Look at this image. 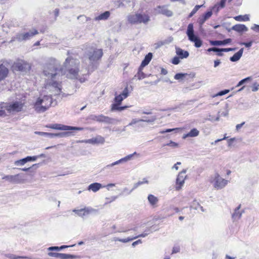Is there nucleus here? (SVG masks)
Instances as JSON below:
<instances>
[{"label":"nucleus","mask_w":259,"mask_h":259,"mask_svg":"<svg viewBox=\"0 0 259 259\" xmlns=\"http://www.w3.org/2000/svg\"><path fill=\"white\" fill-rule=\"evenodd\" d=\"M59 258L60 259H72L75 258V256L69 254L60 253Z\"/></svg>","instance_id":"41"},{"label":"nucleus","mask_w":259,"mask_h":259,"mask_svg":"<svg viewBox=\"0 0 259 259\" xmlns=\"http://www.w3.org/2000/svg\"><path fill=\"white\" fill-rule=\"evenodd\" d=\"M119 95L122 97L123 100L126 99L129 96V92L127 88L126 87L124 88L122 92Z\"/></svg>","instance_id":"42"},{"label":"nucleus","mask_w":259,"mask_h":259,"mask_svg":"<svg viewBox=\"0 0 259 259\" xmlns=\"http://www.w3.org/2000/svg\"><path fill=\"white\" fill-rule=\"evenodd\" d=\"M34 133L35 134L39 135L41 136H45V137H47L50 138H52V133H48L42 132H35Z\"/></svg>","instance_id":"45"},{"label":"nucleus","mask_w":259,"mask_h":259,"mask_svg":"<svg viewBox=\"0 0 259 259\" xmlns=\"http://www.w3.org/2000/svg\"><path fill=\"white\" fill-rule=\"evenodd\" d=\"M180 58L178 57H175L172 60V63L175 65L178 64L180 62Z\"/></svg>","instance_id":"55"},{"label":"nucleus","mask_w":259,"mask_h":259,"mask_svg":"<svg viewBox=\"0 0 259 259\" xmlns=\"http://www.w3.org/2000/svg\"><path fill=\"white\" fill-rule=\"evenodd\" d=\"M123 99L122 97L119 95H117V94L115 93L114 98V101L115 103H114L113 104L120 105Z\"/></svg>","instance_id":"44"},{"label":"nucleus","mask_w":259,"mask_h":259,"mask_svg":"<svg viewBox=\"0 0 259 259\" xmlns=\"http://www.w3.org/2000/svg\"><path fill=\"white\" fill-rule=\"evenodd\" d=\"M176 53L181 59L187 58L189 53L188 51H184L179 47H176Z\"/></svg>","instance_id":"21"},{"label":"nucleus","mask_w":259,"mask_h":259,"mask_svg":"<svg viewBox=\"0 0 259 259\" xmlns=\"http://www.w3.org/2000/svg\"><path fill=\"white\" fill-rule=\"evenodd\" d=\"M229 92H230V91L229 90H225L224 91H222L219 92L218 93H217V94L213 95V97H215L217 96H222L228 94Z\"/></svg>","instance_id":"49"},{"label":"nucleus","mask_w":259,"mask_h":259,"mask_svg":"<svg viewBox=\"0 0 259 259\" xmlns=\"http://www.w3.org/2000/svg\"><path fill=\"white\" fill-rule=\"evenodd\" d=\"M251 29L256 32H259V25L257 24H253Z\"/></svg>","instance_id":"57"},{"label":"nucleus","mask_w":259,"mask_h":259,"mask_svg":"<svg viewBox=\"0 0 259 259\" xmlns=\"http://www.w3.org/2000/svg\"><path fill=\"white\" fill-rule=\"evenodd\" d=\"M60 253L50 252L48 253V255L51 257H59Z\"/></svg>","instance_id":"52"},{"label":"nucleus","mask_w":259,"mask_h":259,"mask_svg":"<svg viewBox=\"0 0 259 259\" xmlns=\"http://www.w3.org/2000/svg\"><path fill=\"white\" fill-rule=\"evenodd\" d=\"M135 155H138L136 152H135L133 154H130V155H128L127 156H126L125 157L117 160V161H116L110 164H108L107 165H106V168H110L112 166H113L115 165H117V164H119L120 163H123V162H126L128 161H130L131 160L133 157Z\"/></svg>","instance_id":"16"},{"label":"nucleus","mask_w":259,"mask_h":259,"mask_svg":"<svg viewBox=\"0 0 259 259\" xmlns=\"http://www.w3.org/2000/svg\"><path fill=\"white\" fill-rule=\"evenodd\" d=\"M9 70L5 65L0 64V81L4 80L8 75Z\"/></svg>","instance_id":"18"},{"label":"nucleus","mask_w":259,"mask_h":259,"mask_svg":"<svg viewBox=\"0 0 259 259\" xmlns=\"http://www.w3.org/2000/svg\"><path fill=\"white\" fill-rule=\"evenodd\" d=\"M30 67L29 64L22 60H17L13 65V69L18 71H25Z\"/></svg>","instance_id":"11"},{"label":"nucleus","mask_w":259,"mask_h":259,"mask_svg":"<svg viewBox=\"0 0 259 259\" xmlns=\"http://www.w3.org/2000/svg\"><path fill=\"white\" fill-rule=\"evenodd\" d=\"M142 70L143 68H141V67L140 66L139 71L137 74L135 75V77H137L139 80L146 77V74L142 71Z\"/></svg>","instance_id":"39"},{"label":"nucleus","mask_w":259,"mask_h":259,"mask_svg":"<svg viewBox=\"0 0 259 259\" xmlns=\"http://www.w3.org/2000/svg\"><path fill=\"white\" fill-rule=\"evenodd\" d=\"M102 184L99 183H94L90 184L88 188L89 191H92L94 192H96L99 191L101 188L104 187Z\"/></svg>","instance_id":"24"},{"label":"nucleus","mask_w":259,"mask_h":259,"mask_svg":"<svg viewBox=\"0 0 259 259\" xmlns=\"http://www.w3.org/2000/svg\"><path fill=\"white\" fill-rule=\"evenodd\" d=\"M231 41L232 39L231 38H227L224 40H211L210 44L212 46H222L229 44Z\"/></svg>","instance_id":"25"},{"label":"nucleus","mask_w":259,"mask_h":259,"mask_svg":"<svg viewBox=\"0 0 259 259\" xmlns=\"http://www.w3.org/2000/svg\"><path fill=\"white\" fill-rule=\"evenodd\" d=\"M166 145L173 147H177L178 146V144L172 141H170L169 143H167Z\"/></svg>","instance_id":"58"},{"label":"nucleus","mask_w":259,"mask_h":259,"mask_svg":"<svg viewBox=\"0 0 259 259\" xmlns=\"http://www.w3.org/2000/svg\"><path fill=\"white\" fill-rule=\"evenodd\" d=\"M72 135V133L70 132H61V133H56V134L52 133V138H53L54 137H59V138L67 137Z\"/></svg>","instance_id":"32"},{"label":"nucleus","mask_w":259,"mask_h":259,"mask_svg":"<svg viewBox=\"0 0 259 259\" xmlns=\"http://www.w3.org/2000/svg\"><path fill=\"white\" fill-rule=\"evenodd\" d=\"M209 181L217 190L224 188L228 183V181L223 178L218 172L212 175L209 177Z\"/></svg>","instance_id":"4"},{"label":"nucleus","mask_w":259,"mask_h":259,"mask_svg":"<svg viewBox=\"0 0 259 259\" xmlns=\"http://www.w3.org/2000/svg\"><path fill=\"white\" fill-rule=\"evenodd\" d=\"M0 106L1 108L5 109L8 113L12 114L21 111L23 107V104L20 101L2 103Z\"/></svg>","instance_id":"6"},{"label":"nucleus","mask_w":259,"mask_h":259,"mask_svg":"<svg viewBox=\"0 0 259 259\" xmlns=\"http://www.w3.org/2000/svg\"><path fill=\"white\" fill-rule=\"evenodd\" d=\"M180 247L179 246H174L172 248V253H176L180 251Z\"/></svg>","instance_id":"61"},{"label":"nucleus","mask_w":259,"mask_h":259,"mask_svg":"<svg viewBox=\"0 0 259 259\" xmlns=\"http://www.w3.org/2000/svg\"><path fill=\"white\" fill-rule=\"evenodd\" d=\"M186 169H183L179 172L176 180V189L177 190H180L183 186L185 181L187 178V175H186Z\"/></svg>","instance_id":"12"},{"label":"nucleus","mask_w":259,"mask_h":259,"mask_svg":"<svg viewBox=\"0 0 259 259\" xmlns=\"http://www.w3.org/2000/svg\"><path fill=\"white\" fill-rule=\"evenodd\" d=\"M5 256L11 259H31L30 257L26 256H17L13 254H6Z\"/></svg>","instance_id":"36"},{"label":"nucleus","mask_w":259,"mask_h":259,"mask_svg":"<svg viewBox=\"0 0 259 259\" xmlns=\"http://www.w3.org/2000/svg\"><path fill=\"white\" fill-rule=\"evenodd\" d=\"M79 62L78 60L74 59L71 57L67 58L63 64L62 71L66 77L69 78H78L79 76L78 65Z\"/></svg>","instance_id":"2"},{"label":"nucleus","mask_w":259,"mask_h":259,"mask_svg":"<svg viewBox=\"0 0 259 259\" xmlns=\"http://www.w3.org/2000/svg\"><path fill=\"white\" fill-rule=\"evenodd\" d=\"M150 21V16L145 13H139L138 23L147 24Z\"/></svg>","instance_id":"19"},{"label":"nucleus","mask_w":259,"mask_h":259,"mask_svg":"<svg viewBox=\"0 0 259 259\" xmlns=\"http://www.w3.org/2000/svg\"><path fill=\"white\" fill-rule=\"evenodd\" d=\"M148 182L147 180H146L145 179H143V181H140L137 183H135L134 185V186H133V188L132 190H131L130 191L128 192L127 193V195H129L135 189H136L137 188H138L140 185H142L144 183H148Z\"/></svg>","instance_id":"38"},{"label":"nucleus","mask_w":259,"mask_h":259,"mask_svg":"<svg viewBox=\"0 0 259 259\" xmlns=\"http://www.w3.org/2000/svg\"><path fill=\"white\" fill-rule=\"evenodd\" d=\"M110 15V13L109 11H106L103 13L101 14L99 16L96 17L95 18V20L96 21L106 20L109 17Z\"/></svg>","instance_id":"31"},{"label":"nucleus","mask_w":259,"mask_h":259,"mask_svg":"<svg viewBox=\"0 0 259 259\" xmlns=\"http://www.w3.org/2000/svg\"><path fill=\"white\" fill-rule=\"evenodd\" d=\"M134 239H135V238H134V237H133V238L128 237V238H125V239H121V240H120V242H123V243H126V242H128L129 241H132Z\"/></svg>","instance_id":"53"},{"label":"nucleus","mask_w":259,"mask_h":259,"mask_svg":"<svg viewBox=\"0 0 259 259\" xmlns=\"http://www.w3.org/2000/svg\"><path fill=\"white\" fill-rule=\"evenodd\" d=\"M62 69L59 61L50 58L44 66L43 74L46 80V86L54 92L55 96L62 93V86L60 81Z\"/></svg>","instance_id":"1"},{"label":"nucleus","mask_w":259,"mask_h":259,"mask_svg":"<svg viewBox=\"0 0 259 259\" xmlns=\"http://www.w3.org/2000/svg\"><path fill=\"white\" fill-rule=\"evenodd\" d=\"M52 103V97L44 96L38 98L34 104V108L38 112H44L47 110Z\"/></svg>","instance_id":"3"},{"label":"nucleus","mask_w":259,"mask_h":259,"mask_svg":"<svg viewBox=\"0 0 259 259\" xmlns=\"http://www.w3.org/2000/svg\"><path fill=\"white\" fill-rule=\"evenodd\" d=\"M143 119H136V118H134V119H133L131 121V122L128 124V125L129 126H132L139 122H140V121H143Z\"/></svg>","instance_id":"51"},{"label":"nucleus","mask_w":259,"mask_h":259,"mask_svg":"<svg viewBox=\"0 0 259 259\" xmlns=\"http://www.w3.org/2000/svg\"><path fill=\"white\" fill-rule=\"evenodd\" d=\"M177 128H169V129H167L165 131H160L159 133L160 134H164L165 133H169V132H172V131H175L176 130Z\"/></svg>","instance_id":"62"},{"label":"nucleus","mask_w":259,"mask_h":259,"mask_svg":"<svg viewBox=\"0 0 259 259\" xmlns=\"http://www.w3.org/2000/svg\"><path fill=\"white\" fill-rule=\"evenodd\" d=\"M105 139L101 136L98 135L95 137L88 140L80 141V143H89L93 145L103 144L105 143Z\"/></svg>","instance_id":"15"},{"label":"nucleus","mask_w":259,"mask_h":259,"mask_svg":"<svg viewBox=\"0 0 259 259\" xmlns=\"http://www.w3.org/2000/svg\"><path fill=\"white\" fill-rule=\"evenodd\" d=\"M37 34H38V31L35 29L31 30L29 32L26 33H18L16 35V37H14L12 39L11 42H12L16 40L19 41L26 40L30 39L31 37H32V36Z\"/></svg>","instance_id":"8"},{"label":"nucleus","mask_w":259,"mask_h":259,"mask_svg":"<svg viewBox=\"0 0 259 259\" xmlns=\"http://www.w3.org/2000/svg\"><path fill=\"white\" fill-rule=\"evenodd\" d=\"M236 50V48H224L221 49V51L224 52H228L230 51H234Z\"/></svg>","instance_id":"59"},{"label":"nucleus","mask_w":259,"mask_h":259,"mask_svg":"<svg viewBox=\"0 0 259 259\" xmlns=\"http://www.w3.org/2000/svg\"><path fill=\"white\" fill-rule=\"evenodd\" d=\"M230 30H233L238 32H242L247 31L248 30V28L244 24H239L232 26L231 28L229 30V31H230Z\"/></svg>","instance_id":"20"},{"label":"nucleus","mask_w":259,"mask_h":259,"mask_svg":"<svg viewBox=\"0 0 259 259\" xmlns=\"http://www.w3.org/2000/svg\"><path fill=\"white\" fill-rule=\"evenodd\" d=\"M259 84H258L256 82H255L253 84L252 86V91L253 92H256L258 90Z\"/></svg>","instance_id":"54"},{"label":"nucleus","mask_w":259,"mask_h":259,"mask_svg":"<svg viewBox=\"0 0 259 259\" xmlns=\"http://www.w3.org/2000/svg\"><path fill=\"white\" fill-rule=\"evenodd\" d=\"M48 250L49 251H53V250L59 251L60 248H59V247H58V246H52V247H49L48 248Z\"/></svg>","instance_id":"60"},{"label":"nucleus","mask_w":259,"mask_h":259,"mask_svg":"<svg viewBox=\"0 0 259 259\" xmlns=\"http://www.w3.org/2000/svg\"><path fill=\"white\" fill-rule=\"evenodd\" d=\"M119 95L122 97L123 100L126 99L129 96V92L127 88L126 87L124 88L122 92Z\"/></svg>","instance_id":"43"},{"label":"nucleus","mask_w":259,"mask_h":259,"mask_svg":"<svg viewBox=\"0 0 259 259\" xmlns=\"http://www.w3.org/2000/svg\"><path fill=\"white\" fill-rule=\"evenodd\" d=\"M92 119L97 121L105 122L107 123H112V121L113 120L110 117L105 116L103 115H93L92 116Z\"/></svg>","instance_id":"17"},{"label":"nucleus","mask_w":259,"mask_h":259,"mask_svg":"<svg viewBox=\"0 0 259 259\" xmlns=\"http://www.w3.org/2000/svg\"><path fill=\"white\" fill-rule=\"evenodd\" d=\"M240 208V205H239L235 209L234 213L232 215V219L234 221H236L240 219L242 216V211L239 209Z\"/></svg>","instance_id":"27"},{"label":"nucleus","mask_w":259,"mask_h":259,"mask_svg":"<svg viewBox=\"0 0 259 259\" xmlns=\"http://www.w3.org/2000/svg\"><path fill=\"white\" fill-rule=\"evenodd\" d=\"M186 33L189 39L191 41L194 42L195 47L199 48L201 46L202 41L194 33L193 24L190 23L188 25Z\"/></svg>","instance_id":"7"},{"label":"nucleus","mask_w":259,"mask_h":259,"mask_svg":"<svg viewBox=\"0 0 259 259\" xmlns=\"http://www.w3.org/2000/svg\"><path fill=\"white\" fill-rule=\"evenodd\" d=\"M50 128L62 130V131H70V130H75V131H82L83 127H75L68 125H65L61 124H53L49 126Z\"/></svg>","instance_id":"14"},{"label":"nucleus","mask_w":259,"mask_h":259,"mask_svg":"<svg viewBox=\"0 0 259 259\" xmlns=\"http://www.w3.org/2000/svg\"><path fill=\"white\" fill-rule=\"evenodd\" d=\"M156 119V117L155 116H152L149 119H143L142 121L148 122V123H151L153 122Z\"/></svg>","instance_id":"56"},{"label":"nucleus","mask_w":259,"mask_h":259,"mask_svg":"<svg viewBox=\"0 0 259 259\" xmlns=\"http://www.w3.org/2000/svg\"><path fill=\"white\" fill-rule=\"evenodd\" d=\"M252 41H250L248 42H242L241 44L242 45H244L247 48H250L252 45Z\"/></svg>","instance_id":"63"},{"label":"nucleus","mask_w":259,"mask_h":259,"mask_svg":"<svg viewBox=\"0 0 259 259\" xmlns=\"http://www.w3.org/2000/svg\"><path fill=\"white\" fill-rule=\"evenodd\" d=\"M3 179L10 183L16 184L23 183L24 181V175L22 174H19L15 175L5 176L3 178Z\"/></svg>","instance_id":"10"},{"label":"nucleus","mask_w":259,"mask_h":259,"mask_svg":"<svg viewBox=\"0 0 259 259\" xmlns=\"http://www.w3.org/2000/svg\"><path fill=\"white\" fill-rule=\"evenodd\" d=\"M203 5H196L194 8L193 9L192 12L189 15V17H191L193 15H194L197 11Z\"/></svg>","instance_id":"46"},{"label":"nucleus","mask_w":259,"mask_h":259,"mask_svg":"<svg viewBox=\"0 0 259 259\" xmlns=\"http://www.w3.org/2000/svg\"><path fill=\"white\" fill-rule=\"evenodd\" d=\"M26 160L24 158L16 160L15 161L14 164L17 166H23L26 163Z\"/></svg>","instance_id":"47"},{"label":"nucleus","mask_w":259,"mask_h":259,"mask_svg":"<svg viewBox=\"0 0 259 259\" xmlns=\"http://www.w3.org/2000/svg\"><path fill=\"white\" fill-rule=\"evenodd\" d=\"M120 105H118V104H112L111 105V111H122L123 110H125L130 107H131V106H121V107H120L119 106Z\"/></svg>","instance_id":"33"},{"label":"nucleus","mask_w":259,"mask_h":259,"mask_svg":"<svg viewBox=\"0 0 259 259\" xmlns=\"http://www.w3.org/2000/svg\"><path fill=\"white\" fill-rule=\"evenodd\" d=\"M243 48H241L238 52L235 53L232 57L230 58L232 62H236L238 61L242 56L243 53Z\"/></svg>","instance_id":"28"},{"label":"nucleus","mask_w":259,"mask_h":259,"mask_svg":"<svg viewBox=\"0 0 259 259\" xmlns=\"http://www.w3.org/2000/svg\"><path fill=\"white\" fill-rule=\"evenodd\" d=\"M102 55L103 52L102 49L90 47L87 50L85 57L89 59L90 65H92L93 62L100 59Z\"/></svg>","instance_id":"5"},{"label":"nucleus","mask_w":259,"mask_h":259,"mask_svg":"<svg viewBox=\"0 0 259 259\" xmlns=\"http://www.w3.org/2000/svg\"><path fill=\"white\" fill-rule=\"evenodd\" d=\"M199 134V131L197 129L194 128L192 129L188 134L184 135L183 138V139H185L187 137H195L198 136Z\"/></svg>","instance_id":"30"},{"label":"nucleus","mask_w":259,"mask_h":259,"mask_svg":"<svg viewBox=\"0 0 259 259\" xmlns=\"http://www.w3.org/2000/svg\"><path fill=\"white\" fill-rule=\"evenodd\" d=\"M234 19L237 21L243 22L249 20V15H239L234 17Z\"/></svg>","instance_id":"34"},{"label":"nucleus","mask_w":259,"mask_h":259,"mask_svg":"<svg viewBox=\"0 0 259 259\" xmlns=\"http://www.w3.org/2000/svg\"><path fill=\"white\" fill-rule=\"evenodd\" d=\"M189 75V74L188 73H177L175 75L174 78L176 80L181 81L185 79L186 77Z\"/></svg>","instance_id":"37"},{"label":"nucleus","mask_w":259,"mask_h":259,"mask_svg":"<svg viewBox=\"0 0 259 259\" xmlns=\"http://www.w3.org/2000/svg\"><path fill=\"white\" fill-rule=\"evenodd\" d=\"M191 207H193L195 209H198V208H200L202 211H203V207L200 206L199 203L196 201H194L191 206Z\"/></svg>","instance_id":"48"},{"label":"nucleus","mask_w":259,"mask_h":259,"mask_svg":"<svg viewBox=\"0 0 259 259\" xmlns=\"http://www.w3.org/2000/svg\"><path fill=\"white\" fill-rule=\"evenodd\" d=\"M141 243H142V241H141V240L139 239L138 240H137V241L134 242L132 243V246L133 247H135L137 245H138L139 244H141Z\"/></svg>","instance_id":"64"},{"label":"nucleus","mask_w":259,"mask_h":259,"mask_svg":"<svg viewBox=\"0 0 259 259\" xmlns=\"http://www.w3.org/2000/svg\"><path fill=\"white\" fill-rule=\"evenodd\" d=\"M73 211L79 217L83 218L90 214L97 212V210L91 207H85L80 209H74Z\"/></svg>","instance_id":"13"},{"label":"nucleus","mask_w":259,"mask_h":259,"mask_svg":"<svg viewBox=\"0 0 259 259\" xmlns=\"http://www.w3.org/2000/svg\"><path fill=\"white\" fill-rule=\"evenodd\" d=\"M41 157H45V155L44 154H41L37 156H27L24 158V159L26 160V162H27L29 161H35L37 160V159Z\"/></svg>","instance_id":"35"},{"label":"nucleus","mask_w":259,"mask_h":259,"mask_svg":"<svg viewBox=\"0 0 259 259\" xmlns=\"http://www.w3.org/2000/svg\"><path fill=\"white\" fill-rule=\"evenodd\" d=\"M251 80V77H246V78L241 80V81H240L239 82L237 86L238 87L240 86V85H242L243 84L245 83V82H246L247 81H250Z\"/></svg>","instance_id":"50"},{"label":"nucleus","mask_w":259,"mask_h":259,"mask_svg":"<svg viewBox=\"0 0 259 259\" xmlns=\"http://www.w3.org/2000/svg\"><path fill=\"white\" fill-rule=\"evenodd\" d=\"M212 12L208 11L207 13L204 14L201 17L199 18L198 23L200 26L202 25L206 20L208 19L212 15Z\"/></svg>","instance_id":"23"},{"label":"nucleus","mask_w":259,"mask_h":259,"mask_svg":"<svg viewBox=\"0 0 259 259\" xmlns=\"http://www.w3.org/2000/svg\"><path fill=\"white\" fill-rule=\"evenodd\" d=\"M152 58V54L151 53H149L145 57L144 59L142 62V63L140 65L141 68H143L145 66L147 65L150 61L151 60Z\"/></svg>","instance_id":"29"},{"label":"nucleus","mask_w":259,"mask_h":259,"mask_svg":"<svg viewBox=\"0 0 259 259\" xmlns=\"http://www.w3.org/2000/svg\"><path fill=\"white\" fill-rule=\"evenodd\" d=\"M147 199L151 206L153 207L157 206V204L159 201V199L157 197L152 194H149L148 196Z\"/></svg>","instance_id":"22"},{"label":"nucleus","mask_w":259,"mask_h":259,"mask_svg":"<svg viewBox=\"0 0 259 259\" xmlns=\"http://www.w3.org/2000/svg\"><path fill=\"white\" fill-rule=\"evenodd\" d=\"M127 20L128 22L131 24H138L139 20V13L129 15L127 16Z\"/></svg>","instance_id":"26"},{"label":"nucleus","mask_w":259,"mask_h":259,"mask_svg":"<svg viewBox=\"0 0 259 259\" xmlns=\"http://www.w3.org/2000/svg\"><path fill=\"white\" fill-rule=\"evenodd\" d=\"M154 13L155 15H163L167 17L173 16V12L168 9L167 5L158 6L154 9Z\"/></svg>","instance_id":"9"},{"label":"nucleus","mask_w":259,"mask_h":259,"mask_svg":"<svg viewBox=\"0 0 259 259\" xmlns=\"http://www.w3.org/2000/svg\"><path fill=\"white\" fill-rule=\"evenodd\" d=\"M226 2V0H221L219 4H217L213 7V10H216V11L218 12L219 10L220 7L222 8L225 7Z\"/></svg>","instance_id":"40"}]
</instances>
